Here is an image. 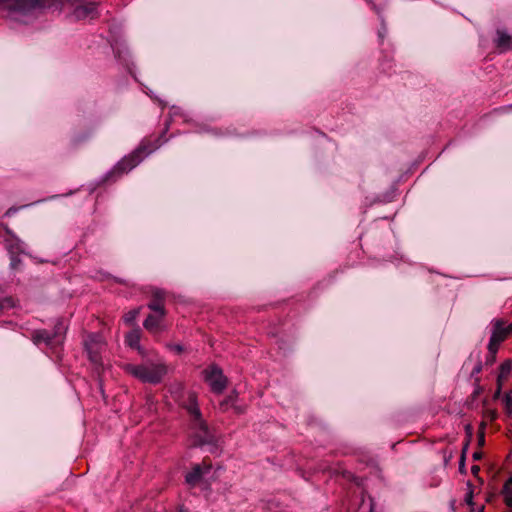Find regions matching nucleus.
Masks as SVG:
<instances>
[{
  "mask_svg": "<svg viewBox=\"0 0 512 512\" xmlns=\"http://www.w3.org/2000/svg\"><path fill=\"white\" fill-rule=\"evenodd\" d=\"M125 372L143 383L159 384L168 373V366L163 361L143 364H126Z\"/></svg>",
  "mask_w": 512,
  "mask_h": 512,
  "instance_id": "1",
  "label": "nucleus"
},
{
  "mask_svg": "<svg viewBox=\"0 0 512 512\" xmlns=\"http://www.w3.org/2000/svg\"><path fill=\"white\" fill-rule=\"evenodd\" d=\"M162 142L160 139L156 140L154 144H141L137 149L131 152L129 155L123 157L114 167L113 173L117 175H123L128 173L133 168H135L138 164L142 162V160L154 152L157 148L161 146Z\"/></svg>",
  "mask_w": 512,
  "mask_h": 512,
  "instance_id": "2",
  "label": "nucleus"
},
{
  "mask_svg": "<svg viewBox=\"0 0 512 512\" xmlns=\"http://www.w3.org/2000/svg\"><path fill=\"white\" fill-rule=\"evenodd\" d=\"M491 324V336L487 349L491 362H494L501 344L512 335V322L508 324L504 319L497 318Z\"/></svg>",
  "mask_w": 512,
  "mask_h": 512,
  "instance_id": "3",
  "label": "nucleus"
},
{
  "mask_svg": "<svg viewBox=\"0 0 512 512\" xmlns=\"http://www.w3.org/2000/svg\"><path fill=\"white\" fill-rule=\"evenodd\" d=\"M190 405L187 407L189 414L193 417L192 429L195 430L197 439L195 445H202L209 439V429L206 422L202 419L201 411L197 404L195 394L189 396Z\"/></svg>",
  "mask_w": 512,
  "mask_h": 512,
  "instance_id": "4",
  "label": "nucleus"
},
{
  "mask_svg": "<svg viewBox=\"0 0 512 512\" xmlns=\"http://www.w3.org/2000/svg\"><path fill=\"white\" fill-rule=\"evenodd\" d=\"M204 381L215 394H221L228 386V378L216 364H211L202 371Z\"/></svg>",
  "mask_w": 512,
  "mask_h": 512,
  "instance_id": "5",
  "label": "nucleus"
},
{
  "mask_svg": "<svg viewBox=\"0 0 512 512\" xmlns=\"http://www.w3.org/2000/svg\"><path fill=\"white\" fill-rule=\"evenodd\" d=\"M89 360L96 366H102L101 353L105 346L102 340L95 334L87 337L84 343Z\"/></svg>",
  "mask_w": 512,
  "mask_h": 512,
  "instance_id": "6",
  "label": "nucleus"
},
{
  "mask_svg": "<svg viewBox=\"0 0 512 512\" xmlns=\"http://www.w3.org/2000/svg\"><path fill=\"white\" fill-rule=\"evenodd\" d=\"M211 470V461L209 459H203L201 463L192 466L191 471H189L185 476V481L189 486L195 487L202 481L206 474L211 472Z\"/></svg>",
  "mask_w": 512,
  "mask_h": 512,
  "instance_id": "7",
  "label": "nucleus"
},
{
  "mask_svg": "<svg viewBox=\"0 0 512 512\" xmlns=\"http://www.w3.org/2000/svg\"><path fill=\"white\" fill-rule=\"evenodd\" d=\"M97 2H81L73 8L71 17L75 20L92 19L96 15Z\"/></svg>",
  "mask_w": 512,
  "mask_h": 512,
  "instance_id": "8",
  "label": "nucleus"
},
{
  "mask_svg": "<svg viewBox=\"0 0 512 512\" xmlns=\"http://www.w3.org/2000/svg\"><path fill=\"white\" fill-rule=\"evenodd\" d=\"M64 329L62 323L59 321L55 325V331L53 333H50L49 331L45 329H38L33 331L32 333V341L38 345L41 343H45L47 345H50L52 341L57 337L58 333H60V330Z\"/></svg>",
  "mask_w": 512,
  "mask_h": 512,
  "instance_id": "9",
  "label": "nucleus"
},
{
  "mask_svg": "<svg viewBox=\"0 0 512 512\" xmlns=\"http://www.w3.org/2000/svg\"><path fill=\"white\" fill-rule=\"evenodd\" d=\"M140 340H141V331L138 328L128 332L125 336V343L129 347L137 350V352L139 353L140 356L146 357V355H147L146 350L140 345Z\"/></svg>",
  "mask_w": 512,
  "mask_h": 512,
  "instance_id": "10",
  "label": "nucleus"
},
{
  "mask_svg": "<svg viewBox=\"0 0 512 512\" xmlns=\"http://www.w3.org/2000/svg\"><path fill=\"white\" fill-rule=\"evenodd\" d=\"M165 315L156 314V315H148L145 319L143 326L150 333H158L161 331V323L164 319Z\"/></svg>",
  "mask_w": 512,
  "mask_h": 512,
  "instance_id": "11",
  "label": "nucleus"
},
{
  "mask_svg": "<svg viewBox=\"0 0 512 512\" xmlns=\"http://www.w3.org/2000/svg\"><path fill=\"white\" fill-rule=\"evenodd\" d=\"M496 47L502 52L511 49L512 37L503 31H497Z\"/></svg>",
  "mask_w": 512,
  "mask_h": 512,
  "instance_id": "12",
  "label": "nucleus"
},
{
  "mask_svg": "<svg viewBox=\"0 0 512 512\" xmlns=\"http://www.w3.org/2000/svg\"><path fill=\"white\" fill-rule=\"evenodd\" d=\"M8 3H9V2H2V1H0V10H6V9L11 10V9H16V6H17L18 8H24V7H26L27 5H29V8H33V9H35V8H40V7H42V4H43L44 2H14L16 5H15V6H13V7H12V6H8Z\"/></svg>",
  "mask_w": 512,
  "mask_h": 512,
  "instance_id": "13",
  "label": "nucleus"
},
{
  "mask_svg": "<svg viewBox=\"0 0 512 512\" xmlns=\"http://www.w3.org/2000/svg\"><path fill=\"white\" fill-rule=\"evenodd\" d=\"M504 503L512 508V475L506 480L502 489Z\"/></svg>",
  "mask_w": 512,
  "mask_h": 512,
  "instance_id": "14",
  "label": "nucleus"
},
{
  "mask_svg": "<svg viewBox=\"0 0 512 512\" xmlns=\"http://www.w3.org/2000/svg\"><path fill=\"white\" fill-rule=\"evenodd\" d=\"M238 398V393L236 391H232L221 403L220 409L222 411L228 410L230 406H234Z\"/></svg>",
  "mask_w": 512,
  "mask_h": 512,
  "instance_id": "15",
  "label": "nucleus"
},
{
  "mask_svg": "<svg viewBox=\"0 0 512 512\" xmlns=\"http://www.w3.org/2000/svg\"><path fill=\"white\" fill-rule=\"evenodd\" d=\"M498 383L500 384L501 379L509 375L512 370V362L510 360L504 361L499 367Z\"/></svg>",
  "mask_w": 512,
  "mask_h": 512,
  "instance_id": "16",
  "label": "nucleus"
},
{
  "mask_svg": "<svg viewBox=\"0 0 512 512\" xmlns=\"http://www.w3.org/2000/svg\"><path fill=\"white\" fill-rule=\"evenodd\" d=\"M149 309L155 311L157 314L165 315V308L161 299H155L148 305Z\"/></svg>",
  "mask_w": 512,
  "mask_h": 512,
  "instance_id": "17",
  "label": "nucleus"
},
{
  "mask_svg": "<svg viewBox=\"0 0 512 512\" xmlns=\"http://www.w3.org/2000/svg\"><path fill=\"white\" fill-rule=\"evenodd\" d=\"M138 315H139V308L132 309L124 315L123 320L127 325H131L135 322Z\"/></svg>",
  "mask_w": 512,
  "mask_h": 512,
  "instance_id": "18",
  "label": "nucleus"
},
{
  "mask_svg": "<svg viewBox=\"0 0 512 512\" xmlns=\"http://www.w3.org/2000/svg\"><path fill=\"white\" fill-rule=\"evenodd\" d=\"M498 416V413L495 409L487 408L483 412V420L485 423L487 421L492 422L494 421Z\"/></svg>",
  "mask_w": 512,
  "mask_h": 512,
  "instance_id": "19",
  "label": "nucleus"
},
{
  "mask_svg": "<svg viewBox=\"0 0 512 512\" xmlns=\"http://www.w3.org/2000/svg\"><path fill=\"white\" fill-rule=\"evenodd\" d=\"M14 306V300L11 297H6L0 300V312L7 308H12Z\"/></svg>",
  "mask_w": 512,
  "mask_h": 512,
  "instance_id": "20",
  "label": "nucleus"
},
{
  "mask_svg": "<svg viewBox=\"0 0 512 512\" xmlns=\"http://www.w3.org/2000/svg\"><path fill=\"white\" fill-rule=\"evenodd\" d=\"M485 428V422L482 421L478 429V442L480 445H483L485 441Z\"/></svg>",
  "mask_w": 512,
  "mask_h": 512,
  "instance_id": "21",
  "label": "nucleus"
},
{
  "mask_svg": "<svg viewBox=\"0 0 512 512\" xmlns=\"http://www.w3.org/2000/svg\"><path fill=\"white\" fill-rule=\"evenodd\" d=\"M504 402H505V409H506V412L512 416V397L510 395H506L505 399H504Z\"/></svg>",
  "mask_w": 512,
  "mask_h": 512,
  "instance_id": "22",
  "label": "nucleus"
},
{
  "mask_svg": "<svg viewBox=\"0 0 512 512\" xmlns=\"http://www.w3.org/2000/svg\"><path fill=\"white\" fill-rule=\"evenodd\" d=\"M5 245H6V248L10 251V252H14V251H18L19 250V245L18 244H12L11 240L10 239H7L5 241Z\"/></svg>",
  "mask_w": 512,
  "mask_h": 512,
  "instance_id": "23",
  "label": "nucleus"
},
{
  "mask_svg": "<svg viewBox=\"0 0 512 512\" xmlns=\"http://www.w3.org/2000/svg\"><path fill=\"white\" fill-rule=\"evenodd\" d=\"M472 498H473V493H472V491H469V493L466 495V498H465V501L467 502L468 505H472Z\"/></svg>",
  "mask_w": 512,
  "mask_h": 512,
  "instance_id": "24",
  "label": "nucleus"
},
{
  "mask_svg": "<svg viewBox=\"0 0 512 512\" xmlns=\"http://www.w3.org/2000/svg\"><path fill=\"white\" fill-rule=\"evenodd\" d=\"M4 229L8 235H10L11 237L14 238L12 231L9 229V227L7 225L4 226Z\"/></svg>",
  "mask_w": 512,
  "mask_h": 512,
  "instance_id": "25",
  "label": "nucleus"
},
{
  "mask_svg": "<svg viewBox=\"0 0 512 512\" xmlns=\"http://www.w3.org/2000/svg\"><path fill=\"white\" fill-rule=\"evenodd\" d=\"M173 348H174L177 352H181V351H182V347H181V346H179V345H175Z\"/></svg>",
  "mask_w": 512,
  "mask_h": 512,
  "instance_id": "26",
  "label": "nucleus"
},
{
  "mask_svg": "<svg viewBox=\"0 0 512 512\" xmlns=\"http://www.w3.org/2000/svg\"><path fill=\"white\" fill-rule=\"evenodd\" d=\"M473 458L474 459H479L480 458V454L478 452H475L474 455H473Z\"/></svg>",
  "mask_w": 512,
  "mask_h": 512,
  "instance_id": "27",
  "label": "nucleus"
},
{
  "mask_svg": "<svg viewBox=\"0 0 512 512\" xmlns=\"http://www.w3.org/2000/svg\"><path fill=\"white\" fill-rule=\"evenodd\" d=\"M477 471H479V468L477 466H473L472 467V472L476 473Z\"/></svg>",
  "mask_w": 512,
  "mask_h": 512,
  "instance_id": "28",
  "label": "nucleus"
},
{
  "mask_svg": "<svg viewBox=\"0 0 512 512\" xmlns=\"http://www.w3.org/2000/svg\"><path fill=\"white\" fill-rule=\"evenodd\" d=\"M510 109H512V105H509V106L503 108V110H510Z\"/></svg>",
  "mask_w": 512,
  "mask_h": 512,
  "instance_id": "29",
  "label": "nucleus"
}]
</instances>
